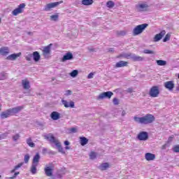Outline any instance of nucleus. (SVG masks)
Segmentation results:
<instances>
[{
    "mask_svg": "<svg viewBox=\"0 0 179 179\" xmlns=\"http://www.w3.org/2000/svg\"><path fill=\"white\" fill-rule=\"evenodd\" d=\"M155 120V116L152 114H147L145 116L141 117H134V121L136 122H138V124H144L145 125L152 124Z\"/></svg>",
    "mask_w": 179,
    "mask_h": 179,
    "instance_id": "nucleus-1",
    "label": "nucleus"
},
{
    "mask_svg": "<svg viewBox=\"0 0 179 179\" xmlns=\"http://www.w3.org/2000/svg\"><path fill=\"white\" fill-rule=\"evenodd\" d=\"M40 159H41V157L40 156V154L37 152L32 159L30 169L31 174H36L37 173V166H38V163H40Z\"/></svg>",
    "mask_w": 179,
    "mask_h": 179,
    "instance_id": "nucleus-2",
    "label": "nucleus"
},
{
    "mask_svg": "<svg viewBox=\"0 0 179 179\" xmlns=\"http://www.w3.org/2000/svg\"><path fill=\"white\" fill-rule=\"evenodd\" d=\"M121 57H123V58H127V59H132L133 61H143V57L137 56L136 55L132 53L122 54L119 55L117 58H121Z\"/></svg>",
    "mask_w": 179,
    "mask_h": 179,
    "instance_id": "nucleus-3",
    "label": "nucleus"
},
{
    "mask_svg": "<svg viewBox=\"0 0 179 179\" xmlns=\"http://www.w3.org/2000/svg\"><path fill=\"white\" fill-rule=\"evenodd\" d=\"M149 24H142L137 25L134 29H133V35L134 36H139V34H142L146 27H148Z\"/></svg>",
    "mask_w": 179,
    "mask_h": 179,
    "instance_id": "nucleus-4",
    "label": "nucleus"
},
{
    "mask_svg": "<svg viewBox=\"0 0 179 179\" xmlns=\"http://www.w3.org/2000/svg\"><path fill=\"white\" fill-rule=\"evenodd\" d=\"M137 12H147L149 10V5L146 2H140L135 6Z\"/></svg>",
    "mask_w": 179,
    "mask_h": 179,
    "instance_id": "nucleus-5",
    "label": "nucleus"
},
{
    "mask_svg": "<svg viewBox=\"0 0 179 179\" xmlns=\"http://www.w3.org/2000/svg\"><path fill=\"white\" fill-rule=\"evenodd\" d=\"M62 2L63 1H57V2L48 3L46 6H45L44 10L45 12H50V10H51V9H52L54 8H57V6H58V5L62 3Z\"/></svg>",
    "mask_w": 179,
    "mask_h": 179,
    "instance_id": "nucleus-6",
    "label": "nucleus"
},
{
    "mask_svg": "<svg viewBox=\"0 0 179 179\" xmlns=\"http://www.w3.org/2000/svg\"><path fill=\"white\" fill-rule=\"evenodd\" d=\"M26 4L21 3L18 6V7L14 9L12 12V15L13 16H17L20 13H23V9H24Z\"/></svg>",
    "mask_w": 179,
    "mask_h": 179,
    "instance_id": "nucleus-7",
    "label": "nucleus"
},
{
    "mask_svg": "<svg viewBox=\"0 0 179 179\" xmlns=\"http://www.w3.org/2000/svg\"><path fill=\"white\" fill-rule=\"evenodd\" d=\"M159 94L160 91L159 90V87L157 86H154L150 90L149 94L150 97H157Z\"/></svg>",
    "mask_w": 179,
    "mask_h": 179,
    "instance_id": "nucleus-8",
    "label": "nucleus"
},
{
    "mask_svg": "<svg viewBox=\"0 0 179 179\" xmlns=\"http://www.w3.org/2000/svg\"><path fill=\"white\" fill-rule=\"evenodd\" d=\"M114 94L110 91L103 92L100 94L98 96V100H103V99H111V96Z\"/></svg>",
    "mask_w": 179,
    "mask_h": 179,
    "instance_id": "nucleus-9",
    "label": "nucleus"
},
{
    "mask_svg": "<svg viewBox=\"0 0 179 179\" xmlns=\"http://www.w3.org/2000/svg\"><path fill=\"white\" fill-rule=\"evenodd\" d=\"M44 137H45V139H48V141H49L50 143H55V145H56L59 142L58 139H57L52 134H45Z\"/></svg>",
    "mask_w": 179,
    "mask_h": 179,
    "instance_id": "nucleus-10",
    "label": "nucleus"
},
{
    "mask_svg": "<svg viewBox=\"0 0 179 179\" xmlns=\"http://www.w3.org/2000/svg\"><path fill=\"white\" fill-rule=\"evenodd\" d=\"M23 108H24L23 106H17L15 108L8 109V113H10L11 115H13L14 114H17V113H20V111L23 110Z\"/></svg>",
    "mask_w": 179,
    "mask_h": 179,
    "instance_id": "nucleus-11",
    "label": "nucleus"
},
{
    "mask_svg": "<svg viewBox=\"0 0 179 179\" xmlns=\"http://www.w3.org/2000/svg\"><path fill=\"white\" fill-rule=\"evenodd\" d=\"M62 103L66 108H68L69 107H71V108H75L74 101H71L70 102H68L66 100L62 99Z\"/></svg>",
    "mask_w": 179,
    "mask_h": 179,
    "instance_id": "nucleus-12",
    "label": "nucleus"
},
{
    "mask_svg": "<svg viewBox=\"0 0 179 179\" xmlns=\"http://www.w3.org/2000/svg\"><path fill=\"white\" fill-rule=\"evenodd\" d=\"M137 138L138 141H148L149 135L148 134V132L141 131L138 134Z\"/></svg>",
    "mask_w": 179,
    "mask_h": 179,
    "instance_id": "nucleus-13",
    "label": "nucleus"
},
{
    "mask_svg": "<svg viewBox=\"0 0 179 179\" xmlns=\"http://www.w3.org/2000/svg\"><path fill=\"white\" fill-rule=\"evenodd\" d=\"M164 86L167 90H169V92H172V90L174 89V81H166L164 83Z\"/></svg>",
    "mask_w": 179,
    "mask_h": 179,
    "instance_id": "nucleus-14",
    "label": "nucleus"
},
{
    "mask_svg": "<svg viewBox=\"0 0 179 179\" xmlns=\"http://www.w3.org/2000/svg\"><path fill=\"white\" fill-rule=\"evenodd\" d=\"M164 36H166V31L162 30L159 34H157L154 37V41L155 43H157V41H160V40L162 38H163V37H164Z\"/></svg>",
    "mask_w": 179,
    "mask_h": 179,
    "instance_id": "nucleus-15",
    "label": "nucleus"
},
{
    "mask_svg": "<svg viewBox=\"0 0 179 179\" xmlns=\"http://www.w3.org/2000/svg\"><path fill=\"white\" fill-rule=\"evenodd\" d=\"M71 59H73V55L71 52H69L63 56L62 61V62H65V61H71Z\"/></svg>",
    "mask_w": 179,
    "mask_h": 179,
    "instance_id": "nucleus-16",
    "label": "nucleus"
},
{
    "mask_svg": "<svg viewBox=\"0 0 179 179\" xmlns=\"http://www.w3.org/2000/svg\"><path fill=\"white\" fill-rule=\"evenodd\" d=\"M22 86L24 90L30 89V82L27 79L22 80Z\"/></svg>",
    "mask_w": 179,
    "mask_h": 179,
    "instance_id": "nucleus-17",
    "label": "nucleus"
},
{
    "mask_svg": "<svg viewBox=\"0 0 179 179\" xmlns=\"http://www.w3.org/2000/svg\"><path fill=\"white\" fill-rule=\"evenodd\" d=\"M50 118H52V120H54V121H57V120H59V118H61V114L57 111H53L50 114Z\"/></svg>",
    "mask_w": 179,
    "mask_h": 179,
    "instance_id": "nucleus-18",
    "label": "nucleus"
},
{
    "mask_svg": "<svg viewBox=\"0 0 179 179\" xmlns=\"http://www.w3.org/2000/svg\"><path fill=\"white\" fill-rule=\"evenodd\" d=\"M145 160H147V162H150V161L155 160L156 159V155H155V154H152L150 152H147V153H145Z\"/></svg>",
    "mask_w": 179,
    "mask_h": 179,
    "instance_id": "nucleus-19",
    "label": "nucleus"
},
{
    "mask_svg": "<svg viewBox=\"0 0 179 179\" xmlns=\"http://www.w3.org/2000/svg\"><path fill=\"white\" fill-rule=\"evenodd\" d=\"M22 55L21 52L19 53H14L12 55H10L7 57V59H9L10 61H15V59H16L17 57H19L20 56Z\"/></svg>",
    "mask_w": 179,
    "mask_h": 179,
    "instance_id": "nucleus-20",
    "label": "nucleus"
},
{
    "mask_svg": "<svg viewBox=\"0 0 179 179\" xmlns=\"http://www.w3.org/2000/svg\"><path fill=\"white\" fill-rule=\"evenodd\" d=\"M32 57L35 62H38L41 58V56H40V53H38V52L36 51L32 54Z\"/></svg>",
    "mask_w": 179,
    "mask_h": 179,
    "instance_id": "nucleus-21",
    "label": "nucleus"
},
{
    "mask_svg": "<svg viewBox=\"0 0 179 179\" xmlns=\"http://www.w3.org/2000/svg\"><path fill=\"white\" fill-rule=\"evenodd\" d=\"M45 174L48 177H51L52 176V169L50 166H46L44 169Z\"/></svg>",
    "mask_w": 179,
    "mask_h": 179,
    "instance_id": "nucleus-22",
    "label": "nucleus"
},
{
    "mask_svg": "<svg viewBox=\"0 0 179 179\" xmlns=\"http://www.w3.org/2000/svg\"><path fill=\"white\" fill-rule=\"evenodd\" d=\"M50 45H51V44H50L49 45L44 48V49L43 50V54L44 57H47V55H48L50 54V52L51 51Z\"/></svg>",
    "mask_w": 179,
    "mask_h": 179,
    "instance_id": "nucleus-23",
    "label": "nucleus"
},
{
    "mask_svg": "<svg viewBox=\"0 0 179 179\" xmlns=\"http://www.w3.org/2000/svg\"><path fill=\"white\" fill-rule=\"evenodd\" d=\"M108 167H110V164L107 162H105V163L101 164L99 166V170H101V171H105L106 170H107V169H108Z\"/></svg>",
    "mask_w": 179,
    "mask_h": 179,
    "instance_id": "nucleus-24",
    "label": "nucleus"
},
{
    "mask_svg": "<svg viewBox=\"0 0 179 179\" xmlns=\"http://www.w3.org/2000/svg\"><path fill=\"white\" fill-rule=\"evenodd\" d=\"M1 55H8L9 54V48L8 47L1 48L0 49Z\"/></svg>",
    "mask_w": 179,
    "mask_h": 179,
    "instance_id": "nucleus-25",
    "label": "nucleus"
},
{
    "mask_svg": "<svg viewBox=\"0 0 179 179\" xmlns=\"http://www.w3.org/2000/svg\"><path fill=\"white\" fill-rule=\"evenodd\" d=\"M128 65V62L124 61H120L119 62L116 63L115 67L116 68H122L124 66H127Z\"/></svg>",
    "mask_w": 179,
    "mask_h": 179,
    "instance_id": "nucleus-26",
    "label": "nucleus"
},
{
    "mask_svg": "<svg viewBox=\"0 0 179 179\" xmlns=\"http://www.w3.org/2000/svg\"><path fill=\"white\" fill-rule=\"evenodd\" d=\"M80 142L81 146H85V145H87V142H89V140L86 137H80Z\"/></svg>",
    "mask_w": 179,
    "mask_h": 179,
    "instance_id": "nucleus-27",
    "label": "nucleus"
},
{
    "mask_svg": "<svg viewBox=\"0 0 179 179\" xmlns=\"http://www.w3.org/2000/svg\"><path fill=\"white\" fill-rule=\"evenodd\" d=\"M10 115H12L10 114V113H9V109H8L5 112L1 113V118L3 120L4 118H8V117H9Z\"/></svg>",
    "mask_w": 179,
    "mask_h": 179,
    "instance_id": "nucleus-28",
    "label": "nucleus"
},
{
    "mask_svg": "<svg viewBox=\"0 0 179 179\" xmlns=\"http://www.w3.org/2000/svg\"><path fill=\"white\" fill-rule=\"evenodd\" d=\"M55 146H57V148L60 153H62V155H65V150H64V148H62V146L61 145V143L59 142L58 143H57L55 145Z\"/></svg>",
    "mask_w": 179,
    "mask_h": 179,
    "instance_id": "nucleus-29",
    "label": "nucleus"
},
{
    "mask_svg": "<svg viewBox=\"0 0 179 179\" xmlns=\"http://www.w3.org/2000/svg\"><path fill=\"white\" fill-rule=\"evenodd\" d=\"M27 143L28 145H29L30 148H34L36 146V144L33 143L31 137H29V138L27 139Z\"/></svg>",
    "mask_w": 179,
    "mask_h": 179,
    "instance_id": "nucleus-30",
    "label": "nucleus"
},
{
    "mask_svg": "<svg viewBox=\"0 0 179 179\" xmlns=\"http://www.w3.org/2000/svg\"><path fill=\"white\" fill-rule=\"evenodd\" d=\"M157 64L159 66H164L167 65V62L165 60H157Z\"/></svg>",
    "mask_w": 179,
    "mask_h": 179,
    "instance_id": "nucleus-31",
    "label": "nucleus"
},
{
    "mask_svg": "<svg viewBox=\"0 0 179 179\" xmlns=\"http://www.w3.org/2000/svg\"><path fill=\"white\" fill-rule=\"evenodd\" d=\"M82 3L83 5H85V6H87L93 3V0H82Z\"/></svg>",
    "mask_w": 179,
    "mask_h": 179,
    "instance_id": "nucleus-32",
    "label": "nucleus"
},
{
    "mask_svg": "<svg viewBox=\"0 0 179 179\" xmlns=\"http://www.w3.org/2000/svg\"><path fill=\"white\" fill-rule=\"evenodd\" d=\"M107 8H109L110 9L113 8V6H115V3L113 1H108L106 3Z\"/></svg>",
    "mask_w": 179,
    "mask_h": 179,
    "instance_id": "nucleus-33",
    "label": "nucleus"
},
{
    "mask_svg": "<svg viewBox=\"0 0 179 179\" xmlns=\"http://www.w3.org/2000/svg\"><path fill=\"white\" fill-rule=\"evenodd\" d=\"M8 78V76L6 75V73L1 72L0 73V80H5Z\"/></svg>",
    "mask_w": 179,
    "mask_h": 179,
    "instance_id": "nucleus-34",
    "label": "nucleus"
},
{
    "mask_svg": "<svg viewBox=\"0 0 179 179\" xmlns=\"http://www.w3.org/2000/svg\"><path fill=\"white\" fill-rule=\"evenodd\" d=\"M78 73H79L78 70H73L71 73H70V76H71V78H76V76H78Z\"/></svg>",
    "mask_w": 179,
    "mask_h": 179,
    "instance_id": "nucleus-35",
    "label": "nucleus"
},
{
    "mask_svg": "<svg viewBox=\"0 0 179 179\" xmlns=\"http://www.w3.org/2000/svg\"><path fill=\"white\" fill-rule=\"evenodd\" d=\"M59 17V15H58V14L53 15L50 16V20H52L53 22H57Z\"/></svg>",
    "mask_w": 179,
    "mask_h": 179,
    "instance_id": "nucleus-36",
    "label": "nucleus"
},
{
    "mask_svg": "<svg viewBox=\"0 0 179 179\" xmlns=\"http://www.w3.org/2000/svg\"><path fill=\"white\" fill-rule=\"evenodd\" d=\"M170 37H171V35L170 34H167L164 38L163 42L166 43V41H170Z\"/></svg>",
    "mask_w": 179,
    "mask_h": 179,
    "instance_id": "nucleus-37",
    "label": "nucleus"
},
{
    "mask_svg": "<svg viewBox=\"0 0 179 179\" xmlns=\"http://www.w3.org/2000/svg\"><path fill=\"white\" fill-rule=\"evenodd\" d=\"M29 160H30V155L29 154H27L24 157V163L27 164L29 163Z\"/></svg>",
    "mask_w": 179,
    "mask_h": 179,
    "instance_id": "nucleus-38",
    "label": "nucleus"
},
{
    "mask_svg": "<svg viewBox=\"0 0 179 179\" xmlns=\"http://www.w3.org/2000/svg\"><path fill=\"white\" fill-rule=\"evenodd\" d=\"M20 138V135L19 134H16L15 135L13 136V141H14V142H16V141L19 140Z\"/></svg>",
    "mask_w": 179,
    "mask_h": 179,
    "instance_id": "nucleus-39",
    "label": "nucleus"
},
{
    "mask_svg": "<svg viewBox=\"0 0 179 179\" xmlns=\"http://www.w3.org/2000/svg\"><path fill=\"white\" fill-rule=\"evenodd\" d=\"M96 152H92L90 154V159H91L92 160H94V159L96 157Z\"/></svg>",
    "mask_w": 179,
    "mask_h": 179,
    "instance_id": "nucleus-40",
    "label": "nucleus"
},
{
    "mask_svg": "<svg viewBox=\"0 0 179 179\" xmlns=\"http://www.w3.org/2000/svg\"><path fill=\"white\" fill-rule=\"evenodd\" d=\"M173 151L175 152V153L179 152V145H175L173 148Z\"/></svg>",
    "mask_w": 179,
    "mask_h": 179,
    "instance_id": "nucleus-41",
    "label": "nucleus"
},
{
    "mask_svg": "<svg viewBox=\"0 0 179 179\" xmlns=\"http://www.w3.org/2000/svg\"><path fill=\"white\" fill-rule=\"evenodd\" d=\"M31 58H33V54H29L25 57L27 61H31Z\"/></svg>",
    "mask_w": 179,
    "mask_h": 179,
    "instance_id": "nucleus-42",
    "label": "nucleus"
},
{
    "mask_svg": "<svg viewBox=\"0 0 179 179\" xmlns=\"http://www.w3.org/2000/svg\"><path fill=\"white\" fill-rule=\"evenodd\" d=\"M144 54H155V52L152 50H149L148 49H145L143 50Z\"/></svg>",
    "mask_w": 179,
    "mask_h": 179,
    "instance_id": "nucleus-43",
    "label": "nucleus"
},
{
    "mask_svg": "<svg viewBox=\"0 0 179 179\" xmlns=\"http://www.w3.org/2000/svg\"><path fill=\"white\" fill-rule=\"evenodd\" d=\"M22 166H23V162H21L20 164H18L17 166H15V170H19V169H20V167H22Z\"/></svg>",
    "mask_w": 179,
    "mask_h": 179,
    "instance_id": "nucleus-44",
    "label": "nucleus"
},
{
    "mask_svg": "<svg viewBox=\"0 0 179 179\" xmlns=\"http://www.w3.org/2000/svg\"><path fill=\"white\" fill-rule=\"evenodd\" d=\"M113 104H115V106H118V104H120V101H118V99L117 98L113 99Z\"/></svg>",
    "mask_w": 179,
    "mask_h": 179,
    "instance_id": "nucleus-45",
    "label": "nucleus"
},
{
    "mask_svg": "<svg viewBox=\"0 0 179 179\" xmlns=\"http://www.w3.org/2000/svg\"><path fill=\"white\" fill-rule=\"evenodd\" d=\"M127 34V32L125 31H120L118 32L119 36H125Z\"/></svg>",
    "mask_w": 179,
    "mask_h": 179,
    "instance_id": "nucleus-46",
    "label": "nucleus"
},
{
    "mask_svg": "<svg viewBox=\"0 0 179 179\" xmlns=\"http://www.w3.org/2000/svg\"><path fill=\"white\" fill-rule=\"evenodd\" d=\"M65 96H71V94H72V91L71 90H66V92H65Z\"/></svg>",
    "mask_w": 179,
    "mask_h": 179,
    "instance_id": "nucleus-47",
    "label": "nucleus"
},
{
    "mask_svg": "<svg viewBox=\"0 0 179 179\" xmlns=\"http://www.w3.org/2000/svg\"><path fill=\"white\" fill-rule=\"evenodd\" d=\"M20 173L19 172H15L13 175V177H10V179H13V178H16V177H17V176H19Z\"/></svg>",
    "mask_w": 179,
    "mask_h": 179,
    "instance_id": "nucleus-48",
    "label": "nucleus"
},
{
    "mask_svg": "<svg viewBox=\"0 0 179 179\" xmlns=\"http://www.w3.org/2000/svg\"><path fill=\"white\" fill-rule=\"evenodd\" d=\"M93 75H94L93 73H90L87 76L88 79H93Z\"/></svg>",
    "mask_w": 179,
    "mask_h": 179,
    "instance_id": "nucleus-49",
    "label": "nucleus"
},
{
    "mask_svg": "<svg viewBox=\"0 0 179 179\" xmlns=\"http://www.w3.org/2000/svg\"><path fill=\"white\" fill-rule=\"evenodd\" d=\"M1 139H5V138H6V136H8V134H3L0 135Z\"/></svg>",
    "mask_w": 179,
    "mask_h": 179,
    "instance_id": "nucleus-50",
    "label": "nucleus"
},
{
    "mask_svg": "<svg viewBox=\"0 0 179 179\" xmlns=\"http://www.w3.org/2000/svg\"><path fill=\"white\" fill-rule=\"evenodd\" d=\"M70 132H71L72 134H75L76 133V128L73 127L70 129Z\"/></svg>",
    "mask_w": 179,
    "mask_h": 179,
    "instance_id": "nucleus-51",
    "label": "nucleus"
},
{
    "mask_svg": "<svg viewBox=\"0 0 179 179\" xmlns=\"http://www.w3.org/2000/svg\"><path fill=\"white\" fill-rule=\"evenodd\" d=\"M108 52H114V48H108Z\"/></svg>",
    "mask_w": 179,
    "mask_h": 179,
    "instance_id": "nucleus-52",
    "label": "nucleus"
},
{
    "mask_svg": "<svg viewBox=\"0 0 179 179\" xmlns=\"http://www.w3.org/2000/svg\"><path fill=\"white\" fill-rule=\"evenodd\" d=\"M127 92H128V93H132V92H134V90L132 88H128Z\"/></svg>",
    "mask_w": 179,
    "mask_h": 179,
    "instance_id": "nucleus-53",
    "label": "nucleus"
},
{
    "mask_svg": "<svg viewBox=\"0 0 179 179\" xmlns=\"http://www.w3.org/2000/svg\"><path fill=\"white\" fill-rule=\"evenodd\" d=\"M64 145H65L66 146H69V145H70L69 141H64Z\"/></svg>",
    "mask_w": 179,
    "mask_h": 179,
    "instance_id": "nucleus-54",
    "label": "nucleus"
},
{
    "mask_svg": "<svg viewBox=\"0 0 179 179\" xmlns=\"http://www.w3.org/2000/svg\"><path fill=\"white\" fill-rule=\"evenodd\" d=\"M125 114H127V113L125 112V110H122V117H124L125 115Z\"/></svg>",
    "mask_w": 179,
    "mask_h": 179,
    "instance_id": "nucleus-55",
    "label": "nucleus"
},
{
    "mask_svg": "<svg viewBox=\"0 0 179 179\" xmlns=\"http://www.w3.org/2000/svg\"><path fill=\"white\" fill-rule=\"evenodd\" d=\"M65 149H66V150H69V149H71V148L69 146H66Z\"/></svg>",
    "mask_w": 179,
    "mask_h": 179,
    "instance_id": "nucleus-56",
    "label": "nucleus"
},
{
    "mask_svg": "<svg viewBox=\"0 0 179 179\" xmlns=\"http://www.w3.org/2000/svg\"><path fill=\"white\" fill-rule=\"evenodd\" d=\"M166 144L164 145H162V149H163V150L166 149Z\"/></svg>",
    "mask_w": 179,
    "mask_h": 179,
    "instance_id": "nucleus-57",
    "label": "nucleus"
},
{
    "mask_svg": "<svg viewBox=\"0 0 179 179\" xmlns=\"http://www.w3.org/2000/svg\"><path fill=\"white\" fill-rule=\"evenodd\" d=\"M16 171V169H15V168L11 171V173H15V171Z\"/></svg>",
    "mask_w": 179,
    "mask_h": 179,
    "instance_id": "nucleus-58",
    "label": "nucleus"
},
{
    "mask_svg": "<svg viewBox=\"0 0 179 179\" xmlns=\"http://www.w3.org/2000/svg\"><path fill=\"white\" fill-rule=\"evenodd\" d=\"M89 50L90 51V52L94 51V49H89Z\"/></svg>",
    "mask_w": 179,
    "mask_h": 179,
    "instance_id": "nucleus-59",
    "label": "nucleus"
},
{
    "mask_svg": "<svg viewBox=\"0 0 179 179\" xmlns=\"http://www.w3.org/2000/svg\"><path fill=\"white\" fill-rule=\"evenodd\" d=\"M43 152H47V148H43Z\"/></svg>",
    "mask_w": 179,
    "mask_h": 179,
    "instance_id": "nucleus-60",
    "label": "nucleus"
},
{
    "mask_svg": "<svg viewBox=\"0 0 179 179\" xmlns=\"http://www.w3.org/2000/svg\"><path fill=\"white\" fill-rule=\"evenodd\" d=\"M2 110V105L0 104V111Z\"/></svg>",
    "mask_w": 179,
    "mask_h": 179,
    "instance_id": "nucleus-61",
    "label": "nucleus"
},
{
    "mask_svg": "<svg viewBox=\"0 0 179 179\" xmlns=\"http://www.w3.org/2000/svg\"><path fill=\"white\" fill-rule=\"evenodd\" d=\"M0 23H1V18H0Z\"/></svg>",
    "mask_w": 179,
    "mask_h": 179,
    "instance_id": "nucleus-62",
    "label": "nucleus"
},
{
    "mask_svg": "<svg viewBox=\"0 0 179 179\" xmlns=\"http://www.w3.org/2000/svg\"><path fill=\"white\" fill-rule=\"evenodd\" d=\"M1 176H0V178H1Z\"/></svg>",
    "mask_w": 179,
    "mask_h": 179,
    "instance_id": "nucleus-63",
    "label": "nucleus"
}]
</instances>
